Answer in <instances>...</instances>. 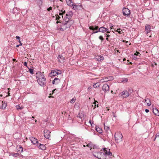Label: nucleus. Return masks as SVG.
Returning <instances> with one entry per match:
<instances>
[{
    "instance_id": "2f4dec72",
    "label": "nucleus",
    "mask_w": 159,
    "mask_h": 159,
    "mask_svg": "<svg viewBox=\"0 0 159 159\" xmlns=\"http://www.w3.org/2000/svg\"><path fill=\"white\" fill-rule=\"evenodd\" d=\"M99 29L98 26H95L94 28V31H93V32L98 31Z\"/></svg>"
},
{
    "instance_id": "603ef678",
    "label": "nucleus",
    "mask_w": 159,
    "mask_h": 159,
    "mask_svg": "<svg viewBox=\"0 0 159 159\" xmlns=\"http://www.w3.org/2000/svg\"><path fill=\"white\" fill-rule=\"evenodd\" d=\"M131 91H132V90L131 89H129V92H131Z\"/></svg>"
},
{
    "instance_id": "6e6d98bb",
    "label": "nucleus",
    "mask_w": 159,
    "mask_h": 159,
    "mask_svg": "<svg viewBox=\"0 0 159 159\" xmlns=\"http://www.w3.org/2000/svg\"><path fill=\"white\" fill-rule=\"evenodd\" d=\"M111 93H113V91L112 90H111Z\"/></svg>"
},
{
    "instance_id": "b1692460",
    "label": "nucleus",
    "mask_w": 159,
    "mask_h": 159,
    "mask_svg": "<svg viewBox=\"0 0 159 159\" xmlns=\"http://www.w3.org/2000/svg\"><path fill=\"white\" fill-rule=\"evenodd\" d=\"M145 102H146L148 106H150L151 105V102L150 100L148 98H147L145 100Z\"/></svg>"
},
{
    "instance_id": "bf43d9fd",
    "label": "nucleus",
    "mask_w": 159,
    "mask_h": 159,
    "mask_svg": "<svg viewBox=\"0 0 159 159\" xmlns=\"http://www.w3.org/2000/svg\"><path fill=\"white\" fill-rule=\"evenodd\" d=\"M129 64H132V63L131 62H130Z\"/></svg>"
},
{
    "instance_id": "5701e85b",
    "label": "nucleus",
    "mask_w": 159,
    "mask_h": 159,
    "mask_svg": "<svg viewBox=\"0 0 159 159\" xmlns=\"http://www.w3.org/2000/svg\"><path fill=\"white\" fill-rule=\"evenodd\" d=\"M67 4L68 6H71L73 3L72 0H66Z\"/></svg>"
},
{
    "instance_id": "a19ab883",
    "label": "nucleus",
    "mask_w": 159,
    "mask_h": 159,
    "mask_svg": "<svg viewBox=\"0 0 159 159\" xmlns=\"http://www.w3.org/2000/svg\"><path fill=\"white\" fill-rule=\"evenodd\" d=\"M120 30V29H117V31L120 34H121V31L119 30Z\"/></svg>"
},
{
    "instance_id": "37998d69",
    "label": "nucleus",
    "mask_w": 159,
    "mask_h": 159,
    "mask_svg": "<svg viewBox=\"0 0 159 159\" xmlns=\"http://www.w3.org/2000/svg\"><path fill=\"white\" fill-rule=\"evenodd\" d=\"M113 116L114 117H116V115L114 112H113Z\"/></svg>"
},
{
    "instance_id": "774afa93",
    "label": "nucleus",
    "mask_w": 159,
    "mask_h": 159,
    "mask_svg": "<svg viewBox=\"0 0 159 159\" xmlns=\"http://www.w3.org/2000/svg\"><path fill=\"white\" fill-rule=\"evenodd\" d=\"M93 106H93V105H92V107H93Z\"/></svg>"
},
{
    "instance_id": "9d476101",
    "label": "nucleus",
    "mask_w": 159,
    "mask_h": 159,
    "mask_svg": "<svg viewBox=\"0 0 159 159\" xmlns=\"http://www.w3.org/2000/svg\"><path fill=\"white\" fill-rule=\"evenodd\" d=\"M129 95L130 94L127 90H125L120 93L119 96L120 97H123L124 98H126L129 96Z\"/></svg>"
},
{
    "instance_id": "412c9836",
    "label": "nucleus",
    "mask_w": 159,
    "mask_h": 159,
    "mask_svg": "<svg viewBox=\"0 0 159 159\" xmlns=\"http://www.w3.org/2000/svg\"><path fill=\"white\" fill-rule=\"evenodd\" d=\"M97 60L102 61L104 60V57L101 55H99L96 57V58Z\"/></svg>"
},
{
    "instance_id": "4be33fe9",
    "label": "nucleus",
    "mask_w": 159,
    "mask_h": 159,
    "mask_svg": "<svg viewBox=\"0 0 159 159\" xmlns=\"http://www.w3.org/2000/svg\"><path fill=\"white\" fill-rule=\"evenodd\" d=\"M65 13V11L64 10V9H63L61 11H60L59 15L60 16H61L62 18H63V16H62V15H64Z\"/></svg>"
},
{
    "instance_id": "39448f33",
    "label": "nucleus",
    "mask_w": 159,
    "mask_h": 159,
    "mask_svg": "<svg viewBox=\"0 0 159 159\" xmlns=\"http://www.w3.org/2000/svg\"><path fill=\"white\" fill-rule=\"evenodd\" d=\"M70 7H72L73 9L75 10H80L82 7L81 4L76 5L75 3H72Z\"/></svg>"
},
{
    "instance_id": "ea45409f",
    "label": "nucleus",
    "mask_w": 159,
    "mask_h": 159,
    "mask_svg": "<svg viewBox=\"0 0 159 159\" xmlns=\"http://www.w3.org/2000/svg\"><path fill=\"white\" fill-rule=\"evenodd\" d=\"M60 18V17L59 16L57 15L56 16V19L57 20H59Z\"/></svg>"
},
{
    "instance_id": "f257e3e1",
    "label": "nucleus",
    "mask_w": 159,
    "mask_h": 159,
    "mask_svg": "<svg viewBox=\"0 0 159 159\" xmlns=\"http://www.w3.org/2000/svg\"><path fill=\"white\" fill-rule=\"evenodd\" d=\"M123 136L120 132H116L115 134V139L116 142L119 143L123 140Z\"/></svg>"
},
{
    "instance_id": "72a5a7b5",
    "label": "nucleus",
    "mask_w": 159,
    "mask_h": 159,
    "mask_svg": "<svg viewBox=\"0 0 159 159\" xmlns=\"http://www.w3.org/2000/svg\"><path fill=\"white\" fill-rule=\"evenodd\" d=\"M12 155L14 157H16L19 155V154L18 153H13Z\"/></svg>"
},
{
    "instance_id": "393cba45",
    "label": "nucleus",
    "mask_w": 159,
    "mask_h": 159,
    "mask_svg": "<svg viewBox=\"0 0 159 159\" xmlns=\"http://www.w3.org/2000/svg\"><path fill=\"white\" fill-rule=\"evenodd\" d=\"M76 100V98L75 97L73 98L70 101V102L71 103H74Z\"/></svg>"
},
{
    "instance_id": "473e14b6",
    "label": "nucleus",
    "mask_w": 159,
    "mask_h": 159,
    "mask_svg": "<svg viewBox=\"0 0 159 159\" xmlns=\"http://www.w3.org/2000/svg\"><path fill=\"white\" fill-rule=\"evenodd\" d=\"M59 61L60 62H61V61L59 59V58L62 59V60L63 59V58L62 56H60V55L59 56V57L58 58Z\"/></svg>"
},
{
    "instance_id": "a211bd4d",
    "label": "nucleus",
    "mask_w": 159,
    "mask_h": 159,
    "mask_svg": "<svg viewBox=\"0 0 159 159\" xmlns=\"http://www.w3.org/2000/svg\"><path fill=\"white\" fill-rule=\"evenodd\" d=\"M37 146H39V148L41 149L42 150H44L46 148V147L45 145L44 144H41L40 143H39V144L38 143L37 145Z\"/></svg>"
},
{
    "instance_id": "4d7b16f0",
    "label": "nucleus",
    "mask_w": 159,
    "mask_h": 159,
    "mask_svg": "<svg viewBox=\"0 0 159 159\" xmlns=\"http://www.w3.org/2000/svg\"><path fill=\"white\" fill-rule=\"evenodd\" d=\"M55 90H56V89H54V90H53V92H54V91H55Z\"/></svg>"
},
{
    "instance_id": "f3484780",
    "label": "nucleus",
    "mask_w": 159,
    "mask_h": 159,
    "mask_svg": "<svg viewBox=\"0 0 159 159\" xmlns=\"http://www.w3.org/2000/svg\"><path fill=\"white\" fill-rule=\"evenodd\" d=\"M60 81V80L58 78H55L54 80L52 81L53 84H57Z\"/></svg>"
},
{
    "instance_id": "bb28decb",
    "label": "nucleus",
    "mask_w": 159,
    "mask_h": 159,
    "mask_svg": "<svg viewBox=\"0 0 159 159\" xmlns=\"http://www.w3.org/2000/svg\"><path fill=\"white\" fill-rule=\"evenodd\" d=\"M96 103H98V102L96 101H95L93 102V104H94V107L93 108L94 109H95L96 106H97V107H98V104H97Z\"/></svg>"
},
{
    "instance_id": "3c124183",
    "label": "nucleus",
    "mask_w": 159,
    "mask_h": 159,
    "mask_svg": "<svg viewBox=\"0 0 159 159\" xmlns=\"http://www.w3.org/2000/svg\"><path fill=\"white\" fill-rule=\"evenodd\" d=\"M19 43H20V44H19V45H22V43H21V41H20V40H19L18 41Z\"/></svg>"
},
{
    "instance_id": "69168bd1",
    "label": "nucleus",
    "mask_w": 159,
    "mask_h": 159,
    "mask_svg": "<svg viewBox=\"0 0 159 159\" xmlns=\"http://www.w3.org/2000/svg\"><path fill=\"white\" fill-rule=\"evenodd\" d=\"M90 121H90H89V122H90V123H91V121Z\"/></svg>"
},
{
    "instance_id": "49530a36",
    "label": "nucleus",
    "mask_w": 159,
    "mask_h": 159,
    "mask_svg": "<svg viewBox=\"0 0 159 159\" xmlns=\"http://www.w3.org/2000/svg\"><path fill=\"white\" fill-rule=\"evenodd\" d=\"M105 34L106 35L107 37L108 38L110 37V35L107 34Z\"/></svg>"
},
{
    "instance_id": "c85d7f7f",
    "label": "nucleus",
    "mask_w": 159,
    "mask_h": 159,
    "mask_svg": "<svg viewBox=\"0 0 159 159\" xmlns=\"http://www.w3.org/2000/svg\"><path fill=\"white\" fill-rule=\"evenodd\" d=\"M19 149L18 150V151L20 152V151L21 152H22L23 151V148L22 147L20 146H19Z\"/></svg>"
},
{
    "instance_id": "423d86ee",
    "label": "nucleus",
    "mask_w": 159,
    "mask_h": 159,
    "mask_svg": "<svg viewBox=\"0 0 159 159\" xmlns=\"http://www.w3.org/2000/svg\"><path fill=\"white\" fill-rule=\"evenodd\" d=\"M113 78L112 76H109L105 77L100 80L99 81L102 83L104 82H106L113 80Z\"/></svg>"
},
{
    "instance_id": "4468645a",
    "label": "nucleus",
    "mask_w": 159,
    "mask_h": 159,
    "mask_svg": "<svg viewBox=\"0 0 159 159\" xmlns=\"http://www.w3.org/2000/svg\"><path fill=\"white\" fill-rule=\"evenodd\" d=\"M36 74V76L37 80L38 78H42L44 77V75L43 73L41 72H37Z\"/></svg>"
},
{
    "instance_id": "6e6552de",
    "label": "nucleus",
    "mask_w": 159,
    "mask_h": 159,
    "mask_svg": "<svg viewBox=\"0 0 159 159\" xmlns=\"http://www.w3.org/2000/svg\"><path fill=\"white\" fill-rule=\"evenodd\" d=\"M69 28L67 25H66L65 22L63 21L61 27L58 28V30L60 31H63Z\"/></svg>"
},
{
    "instance_id": "ddd939ff",
    "label": "nucleus",
    "mask_w": 159,
    "mask_h": 159,
    "mask_svg": "<svg viewBox=\"0 0 159 159\" xmlns=\"http://www.w3.org/2000/svg\"><path fill=\"white\" fill-rule=\"evenodd\" d=\"M109 85L107 84H104L102 87V90L105 92L109 91Z\"/></svg>"
},
{
    "instance_id": "4c0bfd02",
    "label": "nucleus",
    "mask_w": 159,
    "mask_h": 159,
    "mask_svg": "<svg viewBox=\"0 0 159 159\" xmlns=\"http://www.w3.org/2000/svg\"><path fill=\"white\" fill-rule=\"evenodd\" d=\"M94 27L93 26H89V29L90 30H93V31H94Z\"/></svg>"
},
{
    "instance_id": "13d9d810",
    "label": "nucleus",
    "mask_w": 159,
    "mask_h": 159,
    "mask_svg": "<svg viewBox=\"0 0 159 159\" xmlns=\"http://www.w3.org/2000/svg\"><path fill=\"white\" fill-rule=\"evenodd\" d=\"M15 60H16V59H13V61H15Z\"/></svg>"
},
{
    "instance_id": "20e7f679",
    "label": "nucleus",
    "mask_w": 159,
    "mask_h": 159,
    "mask_svg": "<svg viewBox=\"0 0 159 159\" xmlns=\"http://www.w3.org/2000/svg\"><path fill=\"white\" fill-rule=\"evenodd\" d=\"M38 82L39 84L41 86L45 85L46 83V79L44 78V77L42 78H38Z\"/></svg>"
},
{
    "instance_id": "c9c22d12",
    "label": "nucleus",
    "mask_w": 159,
    "mask_h": 159,
    "mask_svg": "<svg viewBox=\"0 0 159 159\" xmlns=\"http://www.w3.org/2000/svg\"><path fill=\"white\" fill-rule=\"evenodd\" d=\"M99 38L101 40V41L102 42L104 40V38L102 36H100L99 37Z\"/></svg>"
},
{
    "instance_id": "8fccbe9b",
    "label": "nucleus",
    "mask_w": 159,
    "mask_h": 159,
    "mask_svg": "<svg viewBox=\"0 0 159 159\" xmlns=\"http://www.w3.org/2000/svg\"><path fill=\"white\" fill-rule=\"evenodd\" d=\"M107 32V33H110V31H109L108 30V29H107V30L106 31Z\"/></svg>"
},
{
    "instance_id": "9b49d317",
    "label": "nucleus",
    "mask_w": 159,
    "mask_h": 159,
    "mask_svg": "<svg viewBox=\"0 0 159 159\" xmlns=\"http://www.w3.org/2000/svg\"><path fill=\"white\" fill-rule=\"evenodd\" d=\"M107 30V29L104 27L102 26L100 27L98 31H96L95 32H93L92 34H95L97 33L98 32H101L102 33H105L106 32Z\"/></svg>"
},
{
    "instance_id": "052dcab7",
    "label": "nucleus",
    "mask_w": 159,
    "mask_h": 159,
    "mask_svg": "<svg viewBox=\"0 0 159 159\" xmlns=\"http://www.w3.org/2000/svg\"><path fill=\"white\" fill-rule=\"evenodd\" d=\"M113 27L112 26V27H111V29H112V27Z\"/></svg>"
},
{
    "instance_id": "c03bdc74",
    "label": "nucleus",
    "mask_w": 159,
    "mask_h": 159,
    "mask_svg": "<svg viewBox=\"0 0 159 159\" xmlns=\"http://www.w3.org/2000/svg\"><path fill=\"white\" fill-rule=\"evenodd\" d=\"M16 38L18 40H19L20 39V37L18 36H17L16 37Z\"/></svg>"
},
{
    "instance_id": "f8f14e48",
    "label": "nucleus",
    "mask_w": 159,
    "mask_h": 159,
    "mask_svg": "<svg viewBox=\"0 0 159 159\" xmlns=\"http://www.w3.org/2000/svg\"><path fill=\"white\" fill-rule=\"evenodd\" d=\"M44 137L47 139H48L50 136L51 132L48 130L45 129L44 130Z\"/></svg>"
},
{
    "instance_id": "de8ad7c7",
    "label": "nucleus",
    "mask_w": 159,
    "mask_h": 159,
    "mask_svg": "<svg viewBox=\"0 0 159 159\" xmlns=\"http://www.w3.org/2000/svg\"><path fill=\"white\" fill-rule=\"evenodd\" d=\"M24 65L25 66H27V63H26V62H25L24 63Z\"/></svg>"
},
{
    "instance_id": "0e129e2a",
    "label": "nucleus",
    "mask_w": 159,
    "mask_h": 159,
    "mask_svg": "<svg viewBox=\"0 0 159 159\" xmlns=\"http://www.w3.org/2000/svg\"><path fill=\"white\" fill-rule=\"evenodd\" d=\"M60 1L62 2V0H60Z\"/></svg>"
},
{
    "instance_id": "864d4df0",
    "label": "nucleus",
    "mask_w": 159,
    "mask_h": 159,
    "mask_svg": "<svg viewBox=\"0 0 159 159\" xmlns=\"http://www.w3.org/2000/svg\"><path fill=\"white\" fill-rule=\"evenodd\" d=\"M20 46V45H19H19H17L16 46V47H17V48H18V47H19V46Z\"/></svg>"
},
{
    "instance_id": "f704fd0d",
    "label": "nucleus",
    "mask_w": 159,
    "mask_h": 159,
    "mask_svg": "<svg viewBox=\"0 0 159 159\" xmlns=\"http://www.w3.org/2000/svg\"><path fill=\"white\" fill-rule=\"evenodd\" d=\"M16 108L17 110H19V109L21 110L22 109V107H21L20 106L17 105L16 106Z\"/></svg>"
},
{
    "instance_id": "09e8293b",
    "label": "nucleus",
    "mask_w": 159,
    "mask_h": 159,
    "mask_svg": "<svg viewBox=\"0 0 159 159\" xmlns=\"http://www.w3.org/2000/svg\"><path fill=\"white\" fill-rule=\"evenodd\" d=\"M145 111L146 112L148 113L149 112V110L148 109H146L145 110Z\"/></svg>"
},
{
    "instance_id": "e2e57ef3",
    "label": "nucleus",
    "mask_w": 159,
    "mask_h": 159,
    "mask_svg": "<svg viewBox=\"0 0 159 159\" xmlns=\"http://www.w3.org/2000/svg\"><path fill=\"white\" fill-rule=\"evenodd\" d=\"M36 121H37V120H35V122H36Z\"/></svg>"
},
{
    "instance_id": "cd10ccee",
    "label": "nucleus",
    "mask_w": 159,
    "mask_h": 159,
    "mask_svg": "<svg viewBox=\"0 0 159 159\" xmlns=\"http://www.w3.org/2000/svg\"><path fill=\"white\" fill-rule=\"evenodd\" d=\"M2 109H5L7 106V104L5 103H3V102H2Z\"/></svg>"
},
{
    "instance_id": "a878e982",
    "label": "nucleus",
    "mask_w": 159,
    "mask_h": 159,
    "mask_svg": "<svg viewBox=\"0 0 159 159\" xmlns=\"http://www.w3.org/2000/svg\"><path fill=\"white\" fill-rule=\"evenodd\" d=\"M98 83H97L95 84H94L93 85V87L95 88H97V87L98 86V87L99 88L100 85V84L98 85Z\"/></svg>"
},
{
    "instance_id": "c756f323",
    "label": "nucleus",
    "mask_w": 159,
    "mask_h": 159,
    "mask_svg": "<svg viewBox=\"0 0 159 159\" xmlns=\"http://www.w3.org/2000/svg\"><path fill=\"white\" fill-rule=\"evenodd\" d=\"M104 129L106 131L108 130H109L110 129L109 127H108V126H107L105 125V124L104 125Z\"/></svg>"
},
{
    "instance_id": "680f3d73",
    "label": "nucleus",
    "mask_w": 159,
    "mask_h": 159,
    "mask_svg": "<svg viewBox=\"0 0 159 159\" xmlns=\"http://www.w3.org/2000/svg\"><path fill=\"white\" fill-rule=\"evenodd\" d=\"M84 147H85V145H84Z\"/></svg>"
},
{
    "instance_id": "e433bc0d",
    "label": "nucleus",
    "mask_w": 159,
    "mask_h": 159,
    "mask_svg": "<svg viewBox=\"0 0 159 159\" xmlns=\"http://www.w3.org/2000/svg\"><path fill=\"white\" fill-rule=\"evenodd\" d=\"M33 71H34L33 69H31V68L29 69V71L31 74H34Z\"/></svg>"
},
{
    "instance_id": "7ed1b4c3",
    "label": "nucleus",
    "mask_w": 159,
    "mask_h": 159,
    "mask_svg": "<svg viewBox=\"0 0 159 159\" xmlns=\"http://www.w3.org/2000/svg\"><path fill=\"white\" fill-rule=\"evenodd\" d=\"M61 74V71L59 70H52L51 72L49 74V76H56L57 75Z\"/></svg>"
},
{
    "instance_id": "a18cd8bd",
    "label": "nucleus",
    "mask_w": 159,
    "mask_h": 159,
    "mask_svg": "<svg viewBox=\"0 0 159 159\" xmlns=\"http://www.w3.org/2000/svg\"><path fill=\"white\" fill-rule=\"evenodd\" d=\"M157 137H159V134H157L156 135V137H155V139H154V141L155 140L156 138Z\"/></svg>"
},
{
    "instance_id": "f03ea898",
    "label": "nucleus",
    "mask_w": 159,
    "mask_h": 159,
    "mask_svg": "<svg viewBox=\"0 0 159 159\" xmlns=\"http://www.w3.org/2000/svg\"><path fill=\"white\" fill-rule=\"evenodd\" d=\"M93 155L95 157L100 159H106V154L104 152H95L93 154Z\"/></svg>"
},
{
    "instance_id": "6ab92c4d",
    "label": "nucleus",
    "mask_w": 159,
    "mask_h": 159,
    "mask_svg": "<svg viewBox=\"0 0 159 159\" xmlns=\"http://www.w3.org/2000/svg\"><path fill=\"white\" fill-rule=\"evenodd\" d=\"M104 152L106 154V156L107 155L109 156H111L112 155V153L110 152V150L108 151L106 149L104 148Z\"/></svg>"
},
{
    "instance_id": "aec40b11",
    "label": "nucleus",
    "mask_w": 159,
    "mask_h": 159,
    "mask_svg": "<svg viewBox=\"0 0 159 159\" xmlns=\"http://www.w3.org/2000/svg\"><path fill=\"white\" fill-rule=\"evenodd\" d=\"M153 112L154 113V114L155 115L157 116H159V111L156 108L153 109Z\"/></svg>"
},
{
    "instance_id": "338daca9",
    "label": "nucleus",
    "mask_w": 159,
    "mask_h": 159,
    "mask_svg": "<svg viewBox=\"0 0 159 159\" xmlns=\"http://www.w3.org/2000/svg\"><path fill=\"white\" fill-rule=\"evenodd\" d=\"M32 118H34V117H33V116H32Z\"/></svg>"
},
{
    "instance_id": "7c9ffc66",
    "label": "nucleus",
    "mask_w": 159,
    "mask_h": 159,
    "mask_svg": "<svg viewBox=\"0 0 159 159\" xmlns=\"http://www.w3.org/2000/svg\"><path fill=\"white\" fill-rule=\"evenodd\" d=\"M86 146L90 148H92L93 146V144L89 143V144H87Z\"/></svg>"
},
{
    "instance_id": "5fc2aeb1",
    "label": "nucleus",
    "mask_w": 159,
    "mask_h": 159,
    "mask_svg": "<svg viewBox=\"0 0 159 159\" xmlns=\"http://www.w3.org/2000/svg\"><path fill=\"white\" fill-rule=\"evenodd\" d=\"M106 40H107V41H108V38L107 37L106 38Z\"/></svg>"
},
{
    "instance_id": "0eeeda50",
    "label": "nucleus",
    "mask_w": 159,
    "mask_h": 159,
    "mask_svg": "<svg viewBox=\"0 0 159 159\" xmlns=\"http://www.w3.org/2000/svg\"><path fill=\"white\" fill-rule=\"evenodd\" d=\"M66 18L67 19H68L67 20L65 21L66 24V25L69 28L71 25L73 23V21L72 20H69V18H70V16H68L67 14H66Z\"/></svg>"
},
{
    "instance_id": "58836bf2",
    "label": "nucleus",
    "mask_w": 159,
    "mask_h": 159,
    "mask_svg": "<svg viewBox=\"0 0 159 159\" xmlns=\"http://www.w3.org/2000/svg\"><path fill=\"white\" fill-rule=\"evenodd\" d=\"M139 54H140V53L139 52H137L136 53L134 54V57L135 58H136L135 57V56H139Z\"/></svg>"
},
{
    "instance_id": "2eb2a0df",
    "label": "nucleus",
    "mask_w": 159,
    "mask_h": 159,
    "mask_svg": "<svg viewBox=\"0 0 159 159\" xmlns=\"http://www.w3.org/2000/svg\"><path fill=\"white\" fill-rule=\"evenodd\" d=\"M30 140L31 142L34 144H35L36 143L38 145L39 143L38 141H37V139L35 138L32 137L30 138Z\"/></svg>"
},
{
    "instance_id": "1a4fd4ad",
    "label": "nucleus",
    "mask_w": 159,
    "mask_h": 159,
    "mask_svg": "<svg viewBox=\"0 0 159 159\" xmlns=\"http://www.w3.org/2000/svg\"><path fill=\"white\" fill-rule=\"evenodd\" d=\"M123 14L125 16H129L130 14V11L127 8L124 7L122 9Z\"/></svg>"
},
{
    "instance_id": "dca6fc26",
    "label": "nucleus",
    "mask_w": 159,
    "mask_h": 159,
    "mask_svg": "<svg viewBox=\"0 0 159 159\" xmlns=\"http://www.w3.org/2000/svg\"><path fill=\"white\" fill-rule=\"evenodd\" d=\"M145 28V30L147 32V34H148V33L150 31L151 27L150 25L148 24L146 25Z\"/></svg>"
},
{
    "instance_id": "79ce46f5",
    "label": "nucleus",
    "mask_w": 159,
    "mask_h": 159,
    "mask_svg": "<svg viewBox=\"0 0 159 159\" xmlns=\"http://www.w3.org/2000/svg\"><path fill=\"white\" fill-rule=\"evenodd\" d=\"M52 10V7H50L49 8H48L47 9V10L48 11H49L50 10Z\"/></svg>"
}]
</instances>
